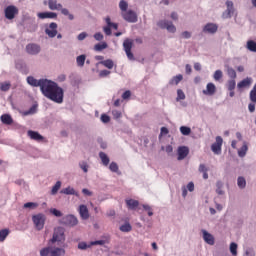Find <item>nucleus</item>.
I'll use <instances>...</instances> for the list:
<instances>
[{"mask_svg": "<svg viewBox=\"0 0 256 256\" xmlns=\"http://www.w3.org/2000/svg\"><path fill=\"white\" fill-rule=\"evenodd\" d=\"M42 93L44 97H47L50 101H54V103H63V88L59 87V85L53 81L46 80L42 88Z\"/></svg>", "mask_w": 256, "mask_h": 256, "instance_id": "nucleus-1", "label": "nucleus"}, {"mask_svg": "<svg viewBox=\"0 0 256 256\" xmlns=\"http://www.w3.org/2000/svg\"><path fill=\"white\" fill-rule=\"evenodd\" d=\"M55 243H65V228L58 226L54 228L53 236L49 240V245H55Z\"/></svg>", "mask_w": 256, "mask_h": 256, "instance_id": "nucleus-2", "label": "nucleus"}, {"mask_svg": "<svg viewBox=\"0 0 256 256\" xmlns=\"http://www.w3.org/2000/svg\"><path fill=\"white\" fill-rule=\"evenodd\" d=\"M45 214L39 213L32 216V221L35 225V228L37 231L43 230V227H45V221H46Z\"/></svg>", "mask_w": 256, "mask_h": 256, "instance_id": "nucleus-3", "label": "nucleus"}, {"mask_svg": "<svg viewBox=\"0 0 256 256\" xmlns=\"http://www.w3.org/2000/svg\"><path fill=\"white\" fill-rule=\"evenodd\" d=\"M123 49L128 57L129 61H135V56L131 50L133 49V40L126 38L123 42Z\"/></svg>", "mask_w": 256, "mask_h": 256, "instance_id": "nucleus-4", "label": "nucleus"}, {"mask_svg": "<svg viewBox=\"0 0 256 256\" xmlns=\"http://www.w3.org/2000/svg\"><path fill=\"white\" fill-rule=\"evenodd\" d=\"M61 225H65L66 227H75L78 225L79 220L73 214H68L60 220Z\"/></svg>", "mask_w": 256, "mask_h": 256, "instance_id": "nucleus-5", "label": "nucleus"}, {"mask_svg": "<svg viewBox=\"0 0 256 256\" xmlns=\"http://www.w3.org/2000/svg\"><path fill=\"white\" fill-rule=\"evenodd\" d=\"M106 21V25L103 27V31L105 33V35L110 36L112 35L111 29H114L115 31H117L119 29V25L117 23H113L111 22V17H106L105 18Z\"/></svg>", "mask_w": 256, "mask_h": 256, "instance_id": "nucleus-6", "label": "nucleus"}, {"mask_svg": "<svg viewBox=\"0 0 256 256\" xmlns=\"http://www.w3.org/2000/svg\"><path fill=\"white\" fill-rule=\"evenodd\" d=\"M157 25L160 27V29H166L168 33H175V31H177V28L175 25H173V22L169 20H160Z\"/></svg>", "mask_w": 256, "mask_h": 256, "instance_id": "nucleus-7", "label": "nucleus"}, {"mask_svg": "<svg viewBox=\"0 0 256 256\" xmlns=\"http://www.w3.org/2000/svg\"><path fill=\"white\" fill-rule=\"evenodd\" d=\"M27 83L32 87H40V90L43 91V87H45V83H47V79L37 80L33 76H29L27 77Z\"/></svg>", "mask_w": 256, "mask_h": 256, "instance_id": "nucleus-8", "label": "nucleus"}, {"mask_svg": "<svg viewBox=\"0 0 256 256\" xmlns=\"http://www.w3.org/2000/svg\"><path fill=\"white\" fill-rule=\"evenodd\" d=\"M4 14L6 19H9V21H11L16 15H19V9L14 5H10L5 8Z\"/></svg>", "mask_w": 256, "mask_h": 256, "instance_id": "nucleus-9", "label": "nucleus"}, {"mask_svg": "<svg viewBox=\"0 0 256 256\" xmlns=\"http://www.w3.org/2000/svg\"><path fill=\"white\" fill-rule=\"evenodd\" d=\"M221 147H223V138L216 137V141L212 144L211 149L215 155H221Z\"/></svg>", "mask_w": 256, "mask_h": 256, "instance_id": "nucleus-10", "label": "nucleus"}, {"mask_svg": "<svg viewBox=\"0 0 256 256\" xmlns=\"http://www.w3.org/2000/svg\"><path fill=\"white\" fill-rule=\"evenodd\" d=\"M122 17L128 23H137V14L132 10L122 12Z\"/></svg>", "mask_w": 256, "mask_h": 256, "instance_id": "nucleus-11", "label": "nucleus"}, {"mask_svg": "<svg viewBox=\"0 0 256 256\" xmlns=\"http://www.w3.org/2000/svg\"><path fill=\"white\" fill-rule=\"evenodd\" d=\"M227 10L222 14L223 19H230L231 15L235 13V8L233 7V1H226Z\"/></svg>", "mask_w": 256, "mask_h": 256, "instance_id": "nucleus-12", "label": "nucleus"}, {"mask_svg": "<svg viewBox=\"0 0 256 256\" xmlns=\"http://www.w3.org/2000/svg\"><path fill=\"white\" fill-rule=\"evenodd\" d=\"M26 52L29 55H37L41 52V46L37 44H28L26 46Z\"/></svg>", "mask_w": 256, "mask_h": 256, "instance_id": "nucleus-13", "label": "nucleus"}, {"mask_svg": "<svg viewBox=\"0 0 256 256\" xmlns=\"http://www.w3.org/2000/svg\"><path fill=\"white\" fill-rule=\"evenodd\" d=\"M203 95H208L209 97H212L215 93H217V86L213 84V82H209L206 85V89L202 91Z\"/></svg>", "mask_w": 256, "mask_h": 256, "instance_id": "nucleus-14", "label": "nucleus"}, {"mask_svg": "<svg viewBox=\"0 0 256 256\" xmlns=\"http://www.w3.org/2000/svg\"><path fill=\"white\" fill-rule=\"evenodd\" d=\"M45 33L50 38L56 37L57 36V23H55V22L50 23L49 27L46 28Z\"/></svg>", "mask_w": 256, "mask_h": 256, "instance_id": "nucleus-15", "label": "nucleus"}, {"mask_svg": "<svg viewBox=\"0 0 256 256\" xmlns=\"http://www.w3.org/2000/svg\"><path fill=\"white\" fill-rule=\"evenodd\" d=\"M78 212L81 219H83L84 221H87V219H89V209L87 208L86 205L84 204L80 205Z\"/></svg>", "mask_w": 256, "mask_h": 256, "instance_id": "nucleus-16", "label": "nucleus"}, {"mask_svg": "<svg viewBox=\"0 0 256 256\" xmlns=\"http://www.w3.org/2000/svg\"><path fill=\"white\" fill-rule=\"evenodd\" d=\"M217 29H219V26L214 23H208L204 26L203 31L204 33H210L211 35L217 33Z\"/></svg>", "mask_w": 256, "mask_h": 256, "instance_id": "nucleus-17", "label": "nucleus"}, {"mask_svg": "<svg viewBox=\"0 0 256 256\" xmlns=\"http://www.w3.org/2000/svg\"><path fill=\"white\" fill-rule=\"evenodd\" d=\"M189 155V148L186 146H180L178 148V161H183Z\"/></svg>", "mask_w": 256, "mask_h": 256, "instance_id": "nucleus-18", "label": "nucleus"}, {"mask_svg": "<svg viewBox=\"0 0 256 256\" xmlns=\"http://www.w3.org/2000/svg\"><path fill=\"white\" fill-rule=\"evenodd\" d=\"M28 137H30V139H32L33 141H38V142L45 141V138L41 134H39V132L37 131L29 130Z\"/></svg>", "mask_w": 256, "mask_h": 256, "instance_id": "nucleus-19", "label": "nucleus"}, {"mask_svg": "<svg viewBox=\"0 0 256 256\" xmlns=\"http://www.w3.org/2000/svg\"><path fill=\"white\" fill-rule=\"evenodd\" d=\"M202 233L205 243L208 245H215V237H213L211 233L207 232V230H202Z\"/></svg>", "mask_w": 256, "mask_h": 256, "instance_id": "nucleus-20", "label": "nucleus"}, {"mask_svg": "<svg viewBox=\"0 0 256 256\" xmlns=\"http://www.w3.org/2000/svg\"><path fill=\"white\" fill-rule=\"evenodd\" d=\"M48 7L51 11H61L63 9V5L58 3L57 0H48Z\"/></svg>", "mask_w": 256, "mask_h": 256, "instance_id": "nucleus-21", "label": "nucleus"}, {"mask_svg": "<svg viewBox=\"0 0 256 256\" xmlns=\"http://www.w3.org/2000/svg\"><path fill=\"white\" fill-rule=\"evenodd\" d=\"M126 207L130 210V211H135V209H137V207H139V202L135 199H126Z\"/></svg>", "mask_w": 256, "mask_h": 256, "instance_id": "nucleus-22", "label": "nucleus"}, {"mask_svg": "<svg viewBox=\"0 0 256 256\" xmlns=\"http://www.w3.org/2000/svg\"><path fill=\"white\" fill-rule=\"evenodd\" d=\"M39 19H57V13L55 12H40L38 13Z\"/></svg>", "mask_w": 256, "mask_h": 256, "instance_id": "nucleus-23", "label": "nucleus"}, {"mask_svg": "<svg viewBox=\"0 0 256 256\" xmlns=\"http://www.w3.org/2000/svg\"><path fill=\"white\" fill-rule=\"evenodd\" d=\"M50 256H65V250L63 248L51 246Z\"/></svg>", "mask_w": 256, "mask_h": 256, "instance_id": "nucleus-24", "label": "nucleus"}, {"mask_svg": "<svg viewBox=\"0 0 256 256\" xmlns=\"http://www.w3.org/2000/svg\"><path fill=\"white\" fill-rule=\"evenodd\" d=\"M0 119L4 125H13V118L9 114H3Z\"/></svg>", "mask_w": 256, "mask_h": 256, "instance_id": "nucleus-25", "label": "nucleus"}, {"mask_svg": "<svg viewBox=\"0 0 256 256\" xmlns=\"http://www.w3.org/2000/svg\"><path fill=\"white\" fill-rule=\"evenodd\" d=\"M60 193H62V195H76V197L79 195L74 188H72L71 186H68L67 188H64L60 191Z\"/></svg>", "mask_w": 256, "mask_h": 256, "instance_id": "nucleus-26", "label": "nucleus"}, {"mask_svg": "<svg viewBox=\"0 0 256 256\" xmlns=\"http://www.w3.org/2000/svg\"><path fill=\"white\" fill-rule=\"evenodd\" d=\"M250 86H251V78L243 79L237 84L238 89H244V87H250Z\"/></svg>", "mask_w": 256, "mask_h": 256, "instance_id": "nucleus-27", "label": "nucleus"}, {"mask_svg": "<svg viewBox=\"0 0 256 256\" xmlns=\"http://www.w3.org/2000/svg\"><path fill=\"white\" fill-rule=\"evenodd\" d=\"M181 81H183V75L178 74L169 81V85H179Z\"/></svg>", "mask_w": 256, "mask_h": 256, "instance_id": "nucleus-28", "label": "nucleus"}, {"mask_svg": "<svg viewBox=\"0 0 256 256\" xmlns=\"http://www.w3.org/2000/svg\"><path fill=\"white\" fill-rule=\"evenodd\" d=\"M100 65H103V67H106V69H113V67H115V63L111 59L102 60Z\"/></svg>", "mask_w": 256, "mask_h": 256, "instance_id": "nucleus-29", "label": "nucleus"}, {"mask_svg": "<svg viewBox=\"0 0 256 256\" xmlns=\"http://www.w3.org/2000/svg\"><path fill=\"white\" fill-rule=\"evenodd\" d=\"M246 49L252 53H256V42L253 40H248L246 43Z\"/></svg>", "mask_w": 256, "mask_h": 256, "instance_id": "nucleus-30", "label": "nucleus"}, {"mask_svg": "<svg viewBox=\"0 0 256 256\" xmlns=\"http://www.w3.org/2000/svg\"><path fill=\"white\" fill-rule=\"evenodd\" d=\"M99 157L102 161V165H104L105 167H107V165H109V156H107V154L105 152H100L99 153Z\"/></svg>", "mask_w": 256, "mask_h": 256, "instance_id": "nucleus-31", "label": "nucleus"}, {"mask_svg": "<svg viewBox=\"0 0 256 256\" xmlns=\"http://www.w3.org/2000/svg\"><path fill=\"white\" fill-rule=\"evenodd\" d=\"M87 56L82 54L76 58V63L78 67H84Z\"/></svg>", "mask_w": 256, "mask_h": 256, "instance_id": "nucleus-32", "label": "nucleus"}, {"mask_svg": "<svg viewBox=\"0 0 256 256\" xmlns=\"http://www.w3.org/2000/svg\"><path fill=\"white\" fill-rule=\"evenodd\" d=\"M249 147H247V143H244L243 146L238 150V155L240 157H245L247 155V151Z\"/></svg>", "mask_w": 256, "mask_h": 256, "instance_id": "nucleus-33", "label": "nucleus"}, {"mask_svg": "<svg viewBox=\"0 0 256 256\" xmlns=\"http://www.w3.org/2000/svg\"><path fill=\"white\" fill-rule=\"evenodd\" d=\"M237 183H238V187H239L240 189H245V187H246V185H247V181H246L245 178L242 177V176L238 177Z\"/></svg>", "mask_w": 256, "mask_h": 256, "instance_id": "nucleus-34", "label": "nucleus"}, {"mask_svg": "<svg viewBox=\"0 0 256 256\" xmlns=\"http://www.w3.org/2000/svg\"><path fill=\"white\" fill-rule=\"evenodd\" d=\"M107 42L98 43L94 46L95 51H103V49H107Z\"/></svg>", "mask_w": 256, "mask_h": 256, "instance_id": "nucleus-35", "label": "nucleus"}, {"mask_svg": "<svg viewBox=\"0 0 256 256\" xmlns=\"http://www.w3.org/2000/svg\"><path fill=\"white\" fill-rule=\"evenodd\" d=\"M60 189H61V181H57L56 184L52 187L51 195H57Z\"/></svg>", "mask_w": 256, "mask_h": 256, "instance_id": "nucleus-36", "label": "nucleus"}, {"mask_svg": "<svg viewBox=\"0 0 256 256\" xmlns=\"http://www.w3.org/2000/svg\"><path fill=\"white\" fill-rule=\"evenodd\" d=\"M227 75L230 77V79L235 80L237 79V72L233 68H228L227 69Z\"/></svg>", "mask_w": 256, "mask_h": 256, "instance_id": "nucleus-37", "label": "nucleus"}, {"mask_svg": "<svg viewBox=\"0 0 256 256\" xmlns=\"http://www.w3.org/2000/svg\"><path fill=\"white\" fill-rule=\"evenodd\" d=\"M129 7V4L125 0H121L119 3V8L122 11V13H126L127 9Z\"/></svg>", "mask_w": 256, "mask_h": 256, "instance_id": "nucleus-38", "label": "nucleus"}, {"mask_svg": "<svg viewBox=\"0 0 256 256\" xmlns=\"http://www.w3.org/2000/svg\"><path fill=\"white\" fill-rule=\"evenodd\" d=\"M213 79H214V81H221V79H223V71L216 70L214 72Z\"/></svg>", "mask_w": 256, "mask_h": 256, "instance_id": "nucleus-39", "label": "nucleus"}, {"mask_svg": "<svg viewBox=\"0 0 256 256\" xmlns=\"http://www.w3.org/2000/svg\"><path fill=\"white\" fill-rule=\"evenodd\" d=\"M131 229H133V227H131V224L129 223H125L124 225L120 226V231H122V233H129Z\"/></svg>", "mask_w": 256, "mask_h": 256, "instance_id": "nucleus-40", "label": "nucleus"}, {"mask_svg": "<svg viewBox=\"0 0 256 256\" xmlns=\"http://www.w3.org/2000/svg\"><path fill=\"white\" fill-rule=\"evenodd\" d=\"M9 235L8 229L0 230V241L3 242L5 239H7V236Z\"/></svg>", "mask_w": 256, "mask_h": 256, "instance_id": "nucleus-41", "label": "nucleus"}, {"mask_svg": "<svg viewBox=\"0 0 256 256\" xmlns=\"http://www.w3.org/2000/svg\"><path fill=\"white\" fill-rule=\"evenodd\" d=\"M237 86V82L235 80H229L227 84L228 91H235V87Z\"/></svg>", "mask_w": 256, "mask_h": 256, "instance_id": "nucleus-42", "label": "nucleus"}, {"mask_svg": "<svg viewBox=\"0 0 256 256\" xmlns=\"http://www.w3.org/2000/svg\"><path fill=\"white\" fill-rule=\"evenodd\" d=\"M39 207V204L35 202H27L24 204V209H37Z\"/></svg>", "mask_w": 256, "mask_h": 256, "instance_id": "nucleus-43", "label": "nucleus"}, {"mask_svg": "<svg viewBox=\"0 0 256 256\" xmlns=\"http://www.w3.org/2000/svg\"><path fill=\"white\" fill-rule=\"evenodd\" d=\"M35 113H37V105L34 104L29 110L24 112V115H35Z\"/></svg>", "mask_w": 256, "mask_h": 256, "instance_id": "nucleus-44", "label": "nucleus"}, {"mask_svg": "<svg viewBox=\"0 0 256 256\" xmlns=\"http://www.w3.org/2000/svg\"><path fill=\"white\" fill-rule=\"evenodd\" d=\"M91 247H92L91 243L87 244L86 242H80L78 244V249H80L81 251H85L86 249H89Z\"/></svg>", "mask_w": 256, "mask_h": 256, "instance_id": "nucleus-45", "label": "nucleus"}, {"mask_svg": "<svg viewBox=\"0 0 256 256\" xmlns=\"http://www.w3.org/2000/svg\"><path fill=\"white\" fill-rule=\"evenodd\" d=\"M250 101H252V103H256V84L254 85L253 89L250 91Z\"/></svg>", "mask_w": 256, "mask_h": 256, "instance_id": "nucleus-46", "label": "nucleus"}, {"mask_svg": "<svg viewBox=\"0 0 256 256\" xmlns=\"http://www.w3.org/2000/svg\"><path fill=\"white\" fill-rule=\"evenodd\" d=\"M51 247H52V246H48V247L43 248L42 250H40V255H41V256H48V255H51Z\"/></svg>", "mask_w": 256, "mask_h": 256, "instance_id": "nucleus-47", "label": "nucleus"}, {"mask_svg": "<svg viewBox=\"0 0 256 256\" xmlns=\"http://www.w3.org/2000/svg\"><path fill=\"white\" fill-rule=\"evenodd\" d=\"M50 213L54 215V217H63V212L57 210V208H51Z\"/></svg>", "mask_w": 256, "mask_h": 256, "instance_id": "nucleus-48", "label": "nucleus"}, {"mask_svg": "<svg viewBox=\"0 0 256 256\" xmlns=\"http://www.w3.org/2000/svg\"><path fill=\"white\" fill-rule=\"evenodd\" d=\"M180 133H182V135H190L191 128H189L187 126H182V127H180Z\"/></svg>", "mask_w": 256, "mask_h": 256, "instance_id": "nucleus-49", "label": "nucleus"}, {"mask_svg": "<svg viewBox=\"0 0 256 256\" xmlns=\"http://www.w3.org/2000/svg\"><path fill=\"white\" fill-rule=\"evenodd\" d=\"M0 89H1V91H9V89H11V83H9V82L1 83Z\"/></svg>", "mask_w": 256, "mask_h": 256, "instance_id": "nucleus-50", "label": "nucleus"}, {"mask_svg": "<svg viewBox=\"0 0 256 256\" xmlns=\"http://www.w3.org/2000/svg\"><path fill=\"white\" fill-rule=\"evenodd\" d=\"M183 99H185V92H183V90L178 89L177 90V101H183Z\"/></svg>", "mask_w": 256, "mask_h": 256, "instance_id": "nucleus-51", "label": "nucleus"}, {"mask_svg": "<svg viewBox=\"0 0 256 256\" xmlns=\"http://www.w3.org/2000/svg\"><path fill=\"white\" fill-rule=\"evenodd\" d=\"M110 171H112V173H117V171H119V166L117 165V163L112 162L109 166Z\"/></svg>", "mask_w": 256, "mask_h": 256, "instance_id": "nucleus-52", "label": "nucleus"}, {"mask_svg": "<svg viewBox=\"0 0 256 256\" xmlns=\"http://www.w3.org/2000/svg\"><path fill=\"white\" fill-rule=\"evenodd\" d=\"M230 252L232 253V255H237V243L232 242L230 244Z\"/></svg>", "mask_w": 256, "mask_h": 256, "instance_id": "nucleus-53", "label": "nucleus"}, {"mask_svg": "<svg viewBox=\"0 0 256 256\" xmlns=\"http://www.w3.org/2000/svg\"><path fill=\"white\" fill-rule=\"evenodd\" d=\"M143 209L147 211L149 217H153V209L151 208V206L144 204Z\"/></svg>", "mask_w": 256, "mask_h": 256, "instance_id": "nucleus-54", "label": "nucleus"}, {"mask_svg": "<svg viewBox=\"0 0 256 256\" xmlns=\"http://www.w3.org/2000/svg\"><path fill=\"white\" fill-rule=\"evenodd\" d=\"M112 115L114 119H121L122 113L119 110H112Z\"/></svg>", "mask_w": 256, "mask_h": 256, "instance_id": "nucleus-55", "label": "nucleus"}, {"mask_svg": "<svg viewBox=\"0 0 256 256\" xmlns=\"http://www.w3.org/2000/svg\"><path fill=\"white\" fill-rule=\"evenodd\" d=\"M198 171L200 173H207V171H209V168H207V166H205V164H200L199 168H198Z\"/></svg>", "mask_w": 256, "mask_h": 256, "instance_id": "nucleus-56", "label": "nucleus"}, {"mask_svg": "<svg viewBox=\"0 0 256 256\" xmlns=\"http://www.w3.org/2000/svg\"><path fill=\"white\" fill-rule=\"evenodd\" d=\"M101 121H102V123H109V121H111V118L107 114H102Z\"/></svg>", "mask_w": 256, "mask_h": 256, "instance_id": "nucleus-57", "label": "nucleus"}, {"mask_svg": "<svg viewBox=\"0 0 256 256\" xmlns=\"http://www.w3.org/2000/svg\"><path fill=\"white\" fill-rule=\"evenodd\" d=\"M111 75V71L109 70H101L99 73V77H109Z\"/></svg>", "mask_w": 256, "mask_h": 256, "instance_id": "nucleus-58", "label": "nucleus"}, {"mask_svg": "<svg viewBox=\"0 0 256 256\" xmlns=\"http://www.w3.org/2000/svg\"><path fill=\"white\" fill-rule=\"evenodd\" d=\"M131 97V91L126 90L123 94H122V99L127 100Z\"/></svg>", "mask_w": 256, "mask_h": 256, "instance_id": "nucleus-59", "label": "nucleus"}, {"mask_svg": "<svg viewBox=\"0 0 256 256\" xmlns=\"http://www.w3.org/2000/svg\"><path fill=\"white\" fill-rule=\"evenodd\" d=\"M80 168L84 171V173H87L89 166L87 165V162H82L80 164Z\"/></svg>", "mask_w": 256, "mask_h": 256, "instance_id": "nucleus-60", "label": "nucleus"}, {"mask_svg": "<svg viewBox=\"0 0 256 256\" xmlns=\"http://www.w3.org/2000/svg\"><path fill=\"white\" fill-rule=\"evenodd\" d=\"M94 39L96 41H103V35L100 32L94 34Z\"/></svg>", "mask_w": 256, "mask_h": 256, "instance_id": "nucleus-61", "label": "nucleus"}, {"mask_svg": "<svg viewBox=\"0 0 256 256\" xmlns=\"http://www.w3.org/2000/svg\"><path fill=\"white\" fill-rule=\"evenodd\" d=\"M187 189L190 191V193H192V191H195V184L193 182H189L187 184Z\"/></svg>", "mask_w": 256, "mask_h": 256, "instance_id": "nucleus-62", "label": "nucleus"}, {"mask_svg": "<svg viewBox=\"0 0 256 256\" xmlns=\"http://www.w3.org/2000/svg\"><path fill=\"white\" fill-rule=\"evenodd\" d=\"M90 245H92V247L93 245H105V241L103 240L92 241L90 242Z\"/></svg>", "mask_w": 256, "mask_h": 256, "instance_id": "nucleus-63", "label": "nucleus"}, {"mask_svg": "<svg viewBox=\"0 0 256 256\" xmlns=\"http://www.w3.org/2000/svg\"><path fill=\"white\" fill-rule=\"evenodd\" d=\"M86 38H87V33L86 32H82L78 35V41H83Z\"/></svg>", "mask_w": 256, "mask_h": 256, "instance_id": "nucleus-64", "label": "nucleus"}]
</instances>
